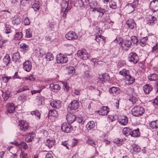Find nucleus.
I'll return each mask as SVG.
<instances>
[{
    "label": "nucleus",
    "instance_id": "f257e3e1",
    "mask_svg": "<svg viewBox=\"0 0 158 158\" xmlns=\"http://www.w3.org/2000/svg\"><path fill=\"white\" fill-rule=\"evenodd\" d=\"M114 42L119 44L122 47L123 49L127 50V48L130 47L131 44V40L126 39L124 41L122 38H116L114 40Z\"/></svg>",
    "mask_w": 158,
    "mask_h": 158
},
{
    "label": "nucleus",
    "instance_id": "f03ea898",
    "mask_svg": "<svg viewBox=\"0 0 158 158\" xmlns=\"http://www.w3.org/2000/svg\"><path fill=\"white\" fill-rule=\"evenodd\" d=\"M144 112V110L143 108L139 106L135 107L131 110L132 114L136 116L141 115Z\"/></svg>",
    "mask_w": 158,
    "mask_h": 158
},
{
    "label": "nucleus",
    "instance_id": "7ed1b4c3",
    "mask_svg": "<svg viewBox=\"0 0 158 158\" xmlns=\"http://www.w3.org/2000/svg\"><path fill=\"white\" fill-rule=\"evenodd\" d=\"M78 56L83 60H86L89 58V55L86 50L83 49L79 50L77 53Z\"/></svg>",
    "mask_w": 158,
    "mask_h": 158
},
{
    "label": "nucleus",
    "instance_id": "20e7f679",
    "mask_svg": "<svg viewBox=\"0 0 158 158\" xmlns=\"http://www.w3.org/2000/svg\"><path fill=\"white\" fill-rule=\"evenodd\" d=\"M19 123L20 129L21 131H28L29 126L27 122L25 121L20 120Z\"/></svg>",
    "mask_w": 158,
    "mask_h": 158
},
{
    "label": "nucleus",
    "instance_id": "39448f33",
    "mask_svg": "<svg viewBox=\"0 0 158 158\" xmlns=\"http://www.w3.org/2000/svg\"><path fill=\"white\" fill-rule=\"evenodd\" d=\"M128 60L131 62L136 64L138 61L139 58L137 55L135 53L131 52L128 55Z\"/></svg>",
    "mask_w": 158,
    "mask_h": 158
},
{
    "label": "nucleus",
    "instance_id": "423d86ee",
    "mask_svg": "<svg viewBox=\"0 0 158 158\" xmlns=\"http://www.w3.org/2000/svg\"><path fill=\"white\" fill-rule=\"evenodd\" d=\"M56 61L58 63H66L68 60V58L60 53L56 56Z\"/></svg>",
    "mask_w": 158,
    "mask_h": 158
},
{
    "label": "nucleus",
    "instance_id": "0eeeda50",
    "mask_svg": "<svg viewBox=\"0 0 158 158\" xmlns=\"http://www.w3.org/2000/svg\"><path fill=\"white\" fill-rule=\"evenodd\" d=\"M149 8L153 12L157 10H158V1L153 0L151 1L150 3Z\"/></svg>",
    "mask_w": 158,
    "mask_h": 158
},
{
    "label": "nucleus",
    "instance_id": "6e6552de",
    "mask_svg": "<svg viewBox=\"0 0 158 158\" xmlns=\"http://www.w3.org/2000/svg\"><path fill=\"white\" fill-rule=\"evenodd\" d=\"M66 38L69 40H76L78 36L75 32L72 31L69 32L65 36Z\"/></svg>",
    "mask_w": 158,
    "mask_h": 158
},
{
    "label": "nucleus",
    "instance_id": "1a4fd4ad",
    "mask_svg": "<svg viewBox=\"0 0 158 158\" xmlns=\"http://www.w3.org/2000/svg\"><path fill=\"white\" fill-rule=\"evenodd\" d=\"M70 124H67L66 123H63L61 127L62 130L66 133H69L72 130V128Z\"/></svg>",
    "mask_w": 158,
    "mask_h": 158
},
{
    "label": "nucleus",
    "instance_id": "9d476101",
    "mask_svg": "<svg viewBox=\"0 0 158 158\" xmlns=\"http://www.w3.org/2000/svg\"><path fill=\"white\" fill-rule=\"evenodd\" d=\"M73 141L75 142V144H72L71 141L70 140H67L62 141L61 144L62 145L65 147L67 149H69V148H71L77 144L76 141Z\"/></svg>",
    "mask_w": 158,
    "mask_h": 158
},
{
    "label": "nucleus",
    "instance_id": "9b49d317",
    "mask_svg": "<svg viewBox=\"0 0 158 158\" xmlns=\"http://www.w3.org/2000/svg\"><path fill=\"white\" fill-rule=\"evenodd\" d=\"M23 68L27 72H29L32 68V64L29 60H27L23 63Z\"/></svg>",
    "mask_w": 158,
    "mask_h": 158
},
{
    "label": "nucleus",
    "instance_id": "f8f14e48",
    "mask_svg": "<svg viewBox=\"0 0 158 158\" xmlns=\"http://www.w3.org/2000/svg\"><path fill=\"white\" fill-rule=\"evenodd\" d=\"M66 119L69 124H71L76 119V118L73 114L69 113L67 115Z\"/></svg>",
    "mask_w": 158,
    "mask_h": 158
},
{
    "label": "nucleus",
    "instance_id": "ddd939ff",
    "mask_svg": "<svg viewBox=\"0 0 158 158\" xmlns=\"http://www.w3.org/2000/svg\"><path fill=\"white\" fill-rule=\"evenodd\" d=\"M79 106L78 102L76 100H73L69 105L68 107L71 110H75Z\"/></svg>",
    "mask_w": 158,
    "mask_h": 158
},
{
    "label": "nucleus",
    "instance_id": "4468645a",
    "mask_svg": "<svg viewBox=\"0 0 158 158\" xmlns=\"http://www.w3.org/2000/svg\"><path fill=\"white\" fill-rule=\"evenodd\" d=\"M7 111L10 113H13L15 111V107L13 103H8L7 104Z\"/></svg>",
    "mask_w": 158,
    "mask_h": 158
},
{
    "label": "nucleus",
    "instance_id": "2eb2a0df",
    "mask_svg": "<svg viewBox=\"0 0 158 158\" xmlns=\"http://www.w3.org/2000/svg\"><path fill=\"white\" fill-rule=\"evenodd\" d=\"M109 111V109L107 106H103L99 111V114L100 115H104L107 114Z\"/></svg>",
    "mask_w": 158,
    "mask_h": 158
},
{
    "label": "nucleus",
    "instance_id": "dca6fc26",
    "mask_svg": "<svg viewBox=\"0 0 158 158\" xmlns=\"http://www.w3.org/2000/svg\"><path fill=\"white\" fill-rule=\"evenodd\" d=\"M78 2L80 7L84 8L88 6L89 3V0H78Z\"/></svg>",
    "mask_w": 158,
    "mask_h": 158
},
{
    "label": "nucleus",
    "instance_id": "f3484780",
    "mask_svg": "<svg viewBox=\"0 0 158 158\" xmlns=\"http://www.w3.org/2000/svg\"><path fill=\"white\" fill-rule=\"evenodd\" d=\"M51 106L54 108H58L61 107L60 102L59 101H52L50 103Z\"/></svg>",
    "mask_w": 158,
    "mask_h": 158
},
{
    "label": "nucleus",
    "instance_id": "a211bd4d",
    "mask_svg": "<svg viewBox=\"0 0 158 158\" xmlns=\"http://www.w3.org/2000/svg\"><path fill=\"white\" fill-rule=\"evenodd\" d=\"M95 40L99 44H101L102 45L104 44L105 43L104 37L100 35L97 36L96 37Z\"/></svg>",
    "mask_w": 158,
    "mask_h": 158
},
{
    "label": "nucleus",
    "instance_id": "6ab92c4d",
    "mask_svg": "<svg viewBox=\"0 0 158 158\" xmlns=\"http://www.w3.org/2000/svg\"><path fill=\"white\" fill-rule=\"evenodd\" d=\"M102 21L104 22H107L110 24L109 26H112L114 22L110 20V17L109 15L108 14H105L104 18H103Z\"/></svg>",
    "mask_w": 158,
    "mask_h": 158
},
{
    "label": "nucleus",
    "instance_id": "aec40b11",
    "mask_svg": "<svg viewBox=\"0 0 158 158\" xmlns=\"http://www.w3.org/2000/svg\"><path fill=\"white\" fill-rule=\"evenodd\" d=\"M143 89L145 93L148 94L152 90L153 87L150 85L147 84L143 87Z\"/></svg>",
    "mask_w": 158,
    "mask_h": 158
},
{
    "label": "nucleus",
    "instance_id": "412c9836",
    "mask_svg": "<svg viewBox=\"0 0 158 158\" xmlns=\"http://www.w3.org/2000/svg\"><path fill=\"white\" fill-rule=\"evenodd\" d=\"M125 84L127 85L132 84L134 81V79L129 74L125 77Z\"/></svg>",
    "mask_w": 158,
    "mask_h": 158
},
{
    "label": "nucleus",
    "instance_id": "4be33fe9",
    "mask_svg": "<svg viewBox=\"0 0 158 158\" xmlns=\"http://www.w3.org/2000/svg\"><path fill=\"white\" fill-rule=\"evenodd\" d=\"M35 133H29L26 135L25 138V141L27 142H29L32 141L35 136Z\"/></svg>",
    "mask_w": 158,
    "mask_h": 158
},
{
    "label": "nucleus",
    "instance_id": "5701e85b",
    "mask_svg": "<svg viewBox=\"0 0 158 158\" xmlns=\"http://www.w3.org/2000/svg\"><path fill=\"white\" fill-rule=\"evenodd\" d=\"M50 88L51 90L53 91L56 90H59L60 89V86L58 84L56 83L51 84L50 85Z\"/></svg>",
    "mask_w": 158,
    "mask_h": 158
},
{
    "label": "nucleus",
    "instance_id": "b1692460",
    "mask_svg": "<svg viewBox=\"0 0 158 158\" xmlns=\"http://www.w3.org/2000/svg\"><path fill=\"white\" fill-rule=\"evenodd\" d=\"M131 135L132 137H137L139 136L140 135V132L139 131V129L137 128L136 129L133 130L131 129Z\"/></svg>",
    "mask_w": 158,
    "mask_h": 158
},
{
    "label": "nucleus",
    "instance_id": "393cba45",
    "mask_svg": "<svg viewBox=\"0 0 158 158\" xmlns=\"http://www.w3.org/2000/svg\"><path fill=\"white\" fill-rule=\"evenodd\" d=\"M11 96V93L8 91L3 92L2 96L4 101H6Z\"/></svg>",
    "mask_w": 158,
    "mask_h": 158
},
{
    "label": "nucleus",
    "instance_id": "a878e982",
    "mask_svg": "<svg viewBox=\"0 0 158 158\" xmlns=\"http://www.w3.org/2000/svg\"><path fill=\"white\" fill-rule=\"evenodd\" d=\"M31 114L32 115H35L37 119H39L40 118L41 112L38 110H35L31 111Z\"/></svg>",
    "mask_w": 158,
    "mask_h": 158
},
{
    "label": "nucleus",
    "instance_id": "bb28decb",
    "mask_svg": "<svg viewBox=\"0 0 158 158\" xmlns=\"http://www.w3.org/2000/svg\"><path fill=\"white\" fill-rule=\"evenodd\" d=\"M20 57V55L18 52H16L14 53L12 57V60L15 62H18L19 63V59Z\"/></svg>",
    "mask_w": 158,
    "mask_h": 158
},
{
    "label": "nucleus",
    "instance_id": "cd10ccee",
    "mask_svg": "<svg viewBox=\"0 0 158 158\" xmlns=\"http://www.w3.org/2000/svg\"><path fill=\"white\" fill-rule=\"evenodd\" d=\"M95 127V123L93 121H89L86 125V127L88 130H91Z\"/></svg>",
    "mask_w": 158,
    "mask_h": 158
},
{
    "label": "nucleus",
    "instance_id": "c85d7f7f",
    "mask_svg": "<svg viewBox=\"0 0 158 158\" xmlns=\"http://www.w3.org/2000/svg\"><path fill=\"white\" fill-rule=\"evenodd\" d=\"M148 22L151 25L155 24L157 22L156 18L154 16L150 15L148 17Z\"/></svg>",
    "mask_w": 158,
    "mask_h": 158
},
{
    "label": "nucleus",
    "instance_id": "c756f323",
    "mask_svg": "<svg viewBox=\"0 0 158 158\" xmlns=\"http://www.w3.org/2000/svg\"><path fill=\"white\" fill-rule=\"evenodd\" d=\"M55 143V141L54 139H49L47 140V142L46 143V145L49 148H51L52 147Z\"/></svg>",
    "mask_w": 158,
    "mask_h": 158
},
{
    "label": "nucleus",
    "instance_id": "7c9ffc66",
    "mask_svg": "<svg viewBox=\"0 0 158 158\" xmlns=\"http://www.w3.org/2000/svg\"><path fill=\"white\" fill-rule=\"evenodd\" d=\"M119 122L121 124L123 125H126L128 123V118L126 116H123L119 120Z\"/></svg>",
    "mask_w": 158,
    "mask_h": 158
},
{
    "label": "nucleus",
    "instance_id": "2f4dec72",
    "mask_svg": "<svg viewBox=\"0 0 158 158\" xmlns=\"http://www.w3.org/2000/svg\"><path fill=\"white\" fill-rule=\"evenodd\" d=\"M148 79L151 81L156 80H158V75L156 73L151 74L148 76Z\"/></svg>",
    "mask_w": 158,
    "mask_h": 158
},
{
    "label": "nucleus",
    "instance_id": "473e14b6",
    "mask_svg": "<svg viewBox=\"0 0 158 158\" xmlns=\"http://www.w3.org/2000/svg\"><path fill=\"white\" fill-rule=\"evenodd\" d=\"M126 8L127 10L128 13L132 12L135 10V7L131 4H128L126 6Z\"/></svg>",
    "mask_w": 158,
    "mask_h": 158
},
{
    "label": "nucleus",
    "instance_id": "72a5a7b5",
    "mask_svg": "<svg viewBox=\"0 0 158 158\" xmlns=\"http://www.w3.org/2000/svg\"><path fill=\"white\" fill-rule=\"evenodd\" d=\"M149 126L153 129L156 128L158 127V120H156L152 121L149 123Z\"/></svg>",
    "mask_w": 158,
    "mask_h": 158
},
{
    "label": "nucleus",
    "instance_id": "f704fd0d",
    "mask_svg": "<svg viewBox=\"0 0 158 158\" xmlns=\"http://www.w3.org/2000/svg\"><path fill=\"white\" fill-rule=\"evenodd\" d=\"M10 59L9 56L7 54H6L3 59L4 63L6 65H7L10 63Z\"/></svg>",
    "mask_w": 158,
    "mask_h": 158
},
{
    "label": "nucleus",
    "instance_id": "c9c22d12",
    "mask_svg": "<svg viewBox=\"0 0 158 158\" xmlns=\"http://www.w3.org/2000/svg\"><path fill=\"white\" fill-rule=\"evenodd\" d=\"M127 25L131 29H132L135 25L134 21L132 19H130L128 21L127 23Z\"/></svg>",
    "mask_w": 158,
    "mask_h": 158
},
{
    "label": "nucleus",
    "instance_id": "e433bc0d",
    "mask_svg": "<svg viewBox=\"0 0 158 158\" xmlns=\"http://www.w3.org/2000/svg\"><path fill=\"white\" fill-rule=\"evenodd\" d=\"M131 129L127 127L124 128L123 130V134L127 136L129 135H131Z\"/></svg>",
    "mask_w": 158,
    "mask_h": 158
},
{
    "label": "nucleus",
    "instance_id": "4c0bfd02",
    "mask_svg": "<svg viewBox=\"0 0 158 158\" xmlns=\"http://www.w3.org/2000/svg\"><path fill=\"white\" fill-rule=\"evenodd\" d=\"M21 21L19 18L17 16L13 18L12 22L14 25H17L20 23Z\"/></svg>",
    "mask_w": 158,
    "mask_h": 158
},
{
    "label": "nucleus",
    "instance_id": "58836bf2",
    "mask_svg": "<svg viewBox=\"0 0 158 158\" xmlns=\"http://www.w3.org/2000/svg\"><path fill=\"white\" fill-rule=\"evenodd\" d=\"M58 115V113L55 110H51L49 111L48 114V117L52 116L56 117Z\"/></svg>",
    "mask_w": 158,
    "mask_h": 158
},
{
    "label": "nucleus",
    "instance_id": "ea45409f",
    "mask_svg": "<svg viewBox=\"0 0 158 158\" xmlns=\"http://www.w3.org/2000/svg\"><path fill=\"white\" fill-rule=\"evenodd\" d=\"M21 50L23 52H26L28 49V46L25 44H22L20 45Z\"/></svg>",
    "mask_w": 158,
    "mask_h": 158
},
{
    "label": "nucleus",
    "instance_id": "a19ab883",
    "mask_svg": "<svg viewBox=\"0 0 158 158\" xmlns=\"http://www.w3.org/2000/svg\"><path fill=\"white\" fill-rule=\"evenodd\" d=\"M66 1L65 2H63V4L65 5V10L64 11V13L63 15V16L64 18H65L66 17L67 13L68 11V10H67V8L68 7V2H67L69 1V0H66Z\"/></svg>",
    "mask_w": 158,
    "mask_h": 158
},
{
    "label": "nucleus",
    "instance_id": "79ce46f5",
    "mask_svg": "<svg viewBox=\"0 0 158 158\" xmlns=\"http://www.w3.org/2000/svg\"><path fill=\"white\" fill-rule=\"evenodd\" d=\"M74 70V68L73 67L70 66L66 68L65 70L68 74H70L72 73Z\"/></svg>",
    "mask_w": 158,
    "mask_h": 158
},
{
    "label": "nucleus",
    "instance_id": "37998d69",
    "mask_svg": "<svg viewBox=\"0 0 158 158\" xmlns=\"http://www.w3.org/2000/svg\"><path fill=\"white\" fill-rule=\"evenodd\" d=\"M129 72L128 70L125 69H123L119 72L120 74L124 77H126L129 74Z\"/></svg>",
    "mask_w": 158,
    "mask_h": 158
},
{
    "label": "nucleus",
    "instance_id": "c03bdc74",
    "mask_svg": "<svg viewBox=\"0 0 158 158\" xmlns=\"http://www.w3.org/2000/svg\"><path fill=\"white\" fill-rule=\"evenodd\" d=\"M45 58L47 60L51 61L53 60L54 56L52 53L48 52L46 54Z\"/></svg>",
    "mask_w": 158,
    "mask_h": 158
},
{
    "label": "nucleus",
    "instance_id": "a18cd8bd",
    "mask_svg": "<svg viewBox=\"0 0 158 158\" xmlns=\"http://www.w3.org/2000/svg\"><path fill=\"white\" fill-rule=\"evenodd\" d=\"M22 38V35L21 32H16L15 35V40H20Z\"/></svg>",
    "mask_w": 158,
    "mask_h": 158
},
{
    "label": "nucleus",
    "instance_id": "49530a36",
    "mask_svg": "<svg viewBox=\"0 0 158 158\" xmlns=\"http://www.w3.org/2000/svg\"><path fill=\"white\" fill-rule=\"evenodd\" d=\"M140 150V148L138 146L136 145H133L131 149V151L133 152H138Z\"/></svg>",
    "mask_w": 158,
    "mask_h": 158
},
{
    "label": "nucleus",
    "instance_id": "de8ad7c7",
    "mask_svg": "<svg viewBox=\"0 0 158 158\" xmlns=\"http://www.w3.org/2000/svg\"><path fill=\"white\" fill-rule=\"evenodd\" d=\"M110 7L113 9H115L117 8V5L116 3L114 1H111L109 3Z\"/></svg>",
    "mask_w": 158,
    "mask_h": 158
},
{
    "label": "nucleus",
    "instance_id": "09e8293b",
    "mask_svg": "<svg viewBox=\"0 0 158 158\" xmlns=\"http://www.w3.org/2000/svg\"><path fill=\"white\" fill-rule=\"evenodd\" d=\"M119 89L118 88L115 87H113L110 88L109 90V92L110 93H112L113 94H116L117 92L118 93Z\"/></svg>",
    "mask_w": 158,
    "mask_h": 158
},
{
    "label": "nucleus",
    "instance_id": "8fccbe9b",
    "mask_svg": "<svg viewBox=\"0 0 158 158\" xmlns=\"http://www.w3.org/2000/svg\"><path fill=\"white\" fill-rule=\"evenodd\" d=\"M11 29L10 26H6V27L4 29V32L6 34H10L11 33L12 31Z\"/></svg>",
    "mask_w": 158,
    "mask_h": 158
},
{
    "label": "nucleus",
    "instance_id": "3c124183",
    "mask_svg": "<svg viewBox=\"0 0 158 158\" xmlns=\"http://www.w3.org/2000/svg\"><path fill=\"white\" fill-rule=\"evenodd\" d=\"M129 100L133 104H136L138 100V98L134 97L133 96L130 97L129 98Z\"/></svg>",
    "mask_w": 158,
    "mask_h": 158
},
{
    "label": "nucleus",
    "instance_id": "603ef678",
    "mask_svg": "<svg viewBox=\"0 0 158 158\" xmlns=\"http://www.w3.org/2000/svg\"><path fill=\"white\" fill-rule=\"evenodd\" d=\"M86 143L87 144L93 146L94 145H96V142H95L94 140L91 139V138H88L87 139Z\"/></svg>",
    "mask_w": 158,
    "mask_h": 158
},
{
    "label": "nucleus",
    "instance_id": "864d4df0",
    "mask_svg": "<svg viewBox=\"0 0 158 158\" xmlns=\"http://www.w3.org/2000/svg\"><path fill=\"white\" fill-rule=\"evenodd\" d=\"M101 76L105 82L108 81L110 79L109 75L107 73L103 74Z\"/></svg>",
    "mask_w": 158,
    "mask_h": 158
},
{
    "label": "nucleus",
    "instance_id": "5fc2aeb1",
    "mask_svg": "<svg viewBox=\"0 0 158 158\" xmlns=\"http://www.w3.org/2000/svg\"><path fill=\"white\" fill-rule=\"evenodd\" d=\"M32 31L30 29H28L26 31V36L27 38H30L32 36Z\"/></svg>",
    "mask_w": 158,
    "mask_h": 158
},
{
    "label": "nucleus",
    "instance_id": "6e6d98bb",
    "mask_svg": "<svg viewBox=\"0 0 158 158\" xmlns=\"http://www.w3.org/2000/svg\"><path fill=\"white\" fill-rule=\"evenodd\" d=\"M152 52L156 53V56L158 57V46L157 44L152 48Z\"/></svg>",
    "mask_w": 158,
    "mask_h": 158
},
{
    "label": "nucleus",
    "instance_id": "4d7b16f0",
    "mask_svg": "<svg viewBox=\"0 0 158 158\" xmlns=\"http://www.w3.org/2000/svg\"><path fill=\"white\" fill-rule=\"evenodd\" d=\"M77 120L78 123L81 124H83L85 122L84 118L81 116H80L77 117Z\"/></svg>",
    "mask_w": 158,
    "mask_h": 158
},
{
    "label": "nucleus",
    "instance_id": "13d9d810",
    "mask_svg": "<svg viewBox=\"0 0 158 158\" xmlns=\"http://www.w3.org/2000/svg\"><path fill=\"white\" fill-rule=\"evenodd\" d=\"M32 8L35 11H38L40 8V5L38 2L33 4L32 6Z\"/></svg>",
    "mask_w": 158,
    "mask_h": 158
},
{
    "label": "nucleus",
    "instance_id": "bf43d9fd",
    "mask_svg": "<svg viewBox=\"0 0 158 158\" xmlns=\"http://www.w3.org/2000/svg\"><path fill=\"white\" fill-rule=\"evenodd\" d=\"M21 148H22L25 150L27 147V146L26 143L23 142H21L20 143V146H19Z\"/></svg>",
    "mask_w": 158,
    "mask_h": 158
},
{
    "label": "nucleus",
    "instance_id": "052dcab7",
    "mask_svg": "<svg viewBox=\"0 0 158 158\" xmlns=\"http://www.w3.org/2000/svg\"><path fill=\"white\" fill-rule=\"evenodd\" d=\"M25 79V80H28L31 81H33L35 80V77L34 76L32 75L28 77H25L23 78V80Z\"/></svg>",
    "mask_w": 158,
    "mask_h": 158
},
{
    "label": "nucleus",
    "instance_id": "680f3d73",
    "mask_svg": "<svg viewBox=\"0 0 158 158\" xmlns=\"http://www.w3.org/2000/svg\"><path fill=\"white\" fill-rule=\"evenodd\" d=\"M19 98L21 101L24 102L27 99V95L25 94H23L19 97Z\"/></svg>",
    "mask_w": 158,
    "mask_h": 158
},
{
    "label": "nucleus",
    "instance_id": "e2e57ef3",
    "mask_svg": "<svg viewBox=\"0 0 158 158\" xmlns=\"http://www.w3.org/2000/svg\"><path fill=\"white\" fill-rule=\"evenodd\" d=\"M135 44H137L138 43V40L136 36H132L131 37V40Z\"/></svg>",
    "mask_w": 158,
    "mask_h": 158
},
{
    "label": "nucleus",
    "instance_id": "0e129e2a",
    "mask_svg": "<svg viewBox=\"0 0 158 158\" xmlns=\"http://www.w3.org/2000/svg\"><path fill=\"white\" fill-rule=\"evenodd\" d=\"M63 87L64 89V90L66 92H68V91L69 87L68 86L67 83L64 82L63 83Z\"/></svg>",
    "mask_w": 158,
    "mask_h": 158
},
{
    "label": "nucleus",
    "instance_id": "69168bd1",
    "mask_svg": "<svg viewBox=\"0 0 158 158\" xmlns=\"http://www.w3.org/2000/svg\"><path fill=\"white\" fill-rule=\"evenodd\" d=\"M24 22L25 25H29L30 23L29 19L27 17H26L24 19Z\"/></svg>",
    "mask_w": 158,
    "mask_h": 158
},
{
    "label": "nucleus",
    "instance_id": "338daca9",
    "mask_svg": "<svg viewBox=\"0 0 158 158\" xmlns=\"http://www.w3.org/2000/svg\"><path fill=\"white\" fill-rule=\"evenodd\" d=\"M11 78L10 77H2L3 81L4 83H7L9 79Z\"/></svg>",
    "mask_w": 158,
    "mask_h": 158
},
{
    "label": "nucleus",
    "instance_id": "774afa93",
    "mask_svg": "<svg viewBox=\"0 0 158 158\" xmlns=\"http://www.w3.org/2000/svg\"><path fill=\"white\" fill-rule=\"evenodd\" d=\"M20 158H28L27 156V153H24L22 152L20 155Z\"/></svg>",
    "mask_w": 158,
    "mask_h": 158
}]
</instances>
